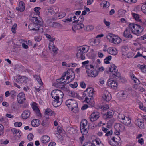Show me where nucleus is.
Returning a JSON list of instances; mask_svg holds the SVG:
<instances>
[{
  "label": "nucleus",
  "mask_w": 146,
  "mask_h": 146,
  "mask_svg": "<svg viewBox=\"0 0 146 146\" xmlns=\"http://www.w3.org/2000/svg\"><path fill=\"white\" fill-rule=\"evenodd\" d=\"M30 18L33 21V22L30 24L28 26V28L31 30L34 31L39 30L40 29H43L42 19L40 17H34L31 14Z\"/></svg>",
  "instance_id": "obj_1"
},
{
  "label": "nucleus",
  "mask_w": 146,
  "mask_h": 146,
  "mask_svg": "<svg viewBox=\"0 0 146 146\" xmlns=\"http://www.w3.org/2000/svg\"><path fill=\"white\" fill-rule=\"evenodd\" d=\"M51 95L52 97L54 99L52 102L53 106L55 107L59 106L62 103L59 101V97H63L64 95L63 92L59 90H55L51 92Z\"/></svg>",
  "instance_id": "obj_2"
},
{
  "label": "nucleus",
  "mask_w": 146,
  "mask_h": 146,
  "mask_svg": "<svg viewBox=\"0 0 146 146\" xmlns=\"http://www.w3.org/2000/svg\"><path fill=\"white\" fill-rule=\"evenodd\" d=\"M129 27H131V32L137 36L140 35V34L143 31L144 29L142 26L133 23L129 24Z\"/></svg>",
  "instance_id": "obj_3"
},
{
  "label": "nucleus",
  "mask_w": 146,
  "mask_h": 146,
  "mask_svg": "<svg viewBox=\"0 0 146 146\" xmlns=\"http://www.w3.org/2000/svg\"><path fill=\"white\" fill-rule=\"evenodd\" d=\"M66 104L69 109H71V111L74 110V113L77 112L78 109V104L76 101L72 99H69L66 101Z\"/></svg>",
  "instance_id": "obj_4"
},
{
  "label": "nucleus",
  "mask_w": 146,
  "mask_h": 146,
  "mask_svg": "<svg viewBox=\"0 0 146 146\" xmlns=\"http://www.w3.org/2000/svg\"><path fill=\"white\" fill-rule=\"evenodd\" d=\"M86 69L88 76L95 77L98 74L99 71H96L94 70V67L91 64L86 65Z\"/></svg>",
  "instance_id": "obj_5"
},
{
  "label": "nucleus",
  "mask_w": 146,
  "mask_h": 146,
  "mask_svg": "<svg viewBox=\"0 0 146 146\" xmlns=\"http://www.w3.org/2000/svg\"><path fill=\"white\" fill-rule=\"evenodd\" d=\"M106 38L110 42L115 44H118L121 42V40L119 37L112 33L108 34L106 36Z\"/></svg>",
  "instance_id": "obj_6"
},
{
  "label": "nucleus",
  "mask_w": 146,
  "mask_h": 146,
  "mask_svg": "<svg viewBox=\"0 0 146 146\" xmlns=\"http://www.w3.org/2000/svg\"><path fill=\"white\" fill-rule=\"evenodd\" d=\"M109 68V71L111 72L113 75V78H115L116 79H121V74L118 72L116 66L114 64L111 65Z\"/></svg>",
  "instance_id": "obj_7"
},
{
  "label": "nucleus",
  "mask_w": 146,
  "mask_h": 146,
  "mask_svg": "<svg viewBox=\"0 0 146 146\" xmlns=\"http://www.w3.org/2000/svg\"><path fill=\"white\" fill-rule=\"evenodd\" d=\"M83 21V17L80 16L79 18L78 19V20L73 21V23H75L73 25V28H74L75 29L79 30L84 27V26L82 23Z\"/></svg>",
  "instance_id": "obj_8"
},
{
  "label": "nucleus",
  "mask_w": 146,
  "mask_h": 146,
  "mask_svg": "<svg viewBox=\"0 0 146 146\" xmlns=\"http://www.w3.org/2000/svg\"><path fill=\"white\" fill-rule=\"evenodd\" d=\"M86 48L84 47H81L78 49L76 56L77 58H80L82 60H84L85 58V53L87 51L85 50Z\"/></svg>",
  "instance_id": "obj_9"
},
{
  "label": "nucleus",
  "mask_w": 146,
  "mask_h": 146,
  "mask_svg": "<svg viewBox=\"0 0 146 146\" xmlns=\"http://www.w3.org/2000/svg\"><path fill=\"white\" fill-rule=\"evenodd\" d=\"M114 128L116 130L115 134L116 135L119 134L120 131H122L124 130V126L119 123H116L115 124Z\"/></svg>",
  "instance_id": "obj_10"
},
{
  "label": "nucleus",
  "mask_w": 146,
  "mask_h": 146,
  "mask_svg": "<svg viewBox=\"0 0 146 146\" xmlns=\"http://www.w3.org/2000/svg\"><path fill=\"white\" fill-rule=\"evenodd\" d=\"M87 121L86 119H84L81 121L80 123V126L81 133L82 132H88V129L85 128V127L87 125Z\"/></svg>",
  "instance_id": "obj_11"
},
{
  "label": "nucleus",
  "mask_w": 146,
  "mask_h": 146,
  "mask_svg": "<svg viewBox=\"0 0 146 146\" xmlns=\"http://www.w3.org/2000/svg\"><path fill=\"white\" fill-rule=\"evenodd\" d=\"M131 29L130 27L126 28L123 33V36L126 38H131L133 36L131 34Z\"/></svg>",
  "instance_id": "obj_12"
},
{
  "label": "nucleus",
  "mask_w": 146,
  "mask_h": 146,
  "mask_svg": "<svg viewBox=\"0 0 146 146\" xmlns=\"http://www.w3.org/2000/svg\"><path fill=\"white\" fill-rule=\"evenodd\" d=\"M25 99V95L23 93H20L17 96V100L19 104L24 103Z\"/></svg>",
  "instance_id": "obj_13"
},
{
  "label": "nucleus",
  "mask_w": 146,
  "mask_h": 146,
  "mask_svg": "<svg viewBox=\"0 0 146 146\" xmlns=\"http://www.w3.org/2000/svg\"><path fill=\"white\" fill-rule=\"evenodd\" d=\"M99 113L97 112H94L91 114L90 119V121L93 122L96 120L100 117Z\"/></svg>",
  "instance_id": "obj_14"
},
{
  "label": "nucleus",
  "mask_w": 146,
  "mask_h": 146,
  "mask_svg": "<svg viewBox=\"0 0 146 146\" xmlns=\"http://www.w3.org/2000/svg\"><path fill=\"white\" fill-rule=\"evenodd\" d=\"M108 84L109 86L112 88H117L118 86V84L113 80L109 79L108 81Z\"/></svg>",
  "instance_id": "obj_15"
},
{
  "label": "nucleus",
  "mask_w": 146,
  "mask_h": 146,
  "mask_svg": "<svg viewBox=\"0 0 146 146\" xmlns=\"http://www.w3.org/2000/svg\"><path fill=\"white\" fill-rule=\"evenodd\" d=\"M103 99L107 101L110 100L111 99V95L108 91H105L102 96Z\"/></svg>",
  "instance_id": "obj_16"
},
{
  "label": "nucleus",
  "mask_w": 146,
  "mask_h": 146,
  "mask_svg": "<svg viewBox=\"0 0 146 146\" xmlns=\"http://www.w3.org/2000/svg\"><path fill=\"white\" fill-rule=\"evenodd\" d=\"M31 112L29 110H26L23 111L22 113L21 116L24 119H26L28 118L30 116Z\"/></svg>",
  "instance_id": "obj_17"
},
{
  "label": "nucleus",
  "mask_w": 146,
  "mask_h": 146,
  "mask_svg": "<svg viewBox=\"0 0 146 146\" xmlns=\"http://www.w3.org/2000/svg\"><path fill=\"white\" fill-rule=\"evenodd\" d=\"M19 6L17 7L16 9L20 12L23 11L25 9V3L23 1H21L19 3Z\"/></svg>",
  "instance_id": "obj_18"
},
{
  "label": "nucleus",
  "mask_w": 146,
  "mask_h": 146,
  "mask_svg": "<svg viewBox=\"0 0 146 146\" xmlns=\"http://www.w3.org/2000/svg\"><path fill=\"white\" fill-rule=\"evenodd\" d=\"M49 12L52 14H56L58 12V8L56 6H53L50 7L49 9Z\"/></svg>",
  "instance_id": "obj_19"
},
{
  "label": "nucleus",
  "mask_w": 146,
  "mask_h": 146,
  "mask_svg": "<svg viewBox=\"0 0 146 146\" xmlns=\"http://www.w3.org/2000/svg\"><path fill=\"white\" fill-rule=\"evenodd\" d=\"M31 123L33 126L36 127L40 124V121L38 119H34L32 120Z\"/></svg>",
  "instance_id": "obj_20"
},
{
  "label": "nucleus",
  "mask_w": 146,
  "mask_h": 146,
  "mask_svg": "<svg viewBox=\"0 0 146 146\" xmlns=\"http://www.w3.org/2000/svg\"><path fill=\"white\" fill-rule=\"evenodd\" d=\"M131 120L129 117H126L123 121H121V122L126 125L128 126L130 125L131 123Z\"/></svg>",
  "instance_id": "obj_21"
},
{
  "label": "nucleus",
  "mask_w": 146,
  "mask_h": 146,
  "mask_svg": "<svg viewBox=\"0 0 146 146\" xmlns=\"http://www.w3.org/2000/svg\"><path fill=\"white\" fill-rule=\"evenodd\" d=\"M41 140L43 143H46L50 141V138L48 136L44 135L42 137Z\"/></svg>",
  "instance_id": "obj_22"
},
{
  "label": "nucleus",
  "mask_w": 146,
  "mask_h": 146,
  "mask_svg": "<svg viewBox=\"0 0 146 146\" xmlns=\"http://www.w3.org/2000/svg\"><path fill=\"white\" fill-rule=\"evenodd\" d=\"M89 43L90 45L93 46L99 44L100 42L98 40H96L94 38H92L90 39L89 41Z\"/></svg>",
  "instance_id": "obj_23"
},
{
  "label": "nucleus",
  "mask_w": 146,
  "mask_h": 146,
  "mask_svg": "<svg viewBox=\"0 0 146 146\" xmlns=\"http://www.w3.org/2000/svg\"><path fill=\"white\" fill-rule=\"evenodd\" d=\"M140 119H137L135 121V123L140 128H142L144 127V122L140 121Z\"/></svg>",
  "instance_id": "obj_24"
},
{
  "label": "nucleus",
  "mask_w": 146,
  "mask_h": 146,
  "mask_svg": "<svg viewBox=\"0 0 146 146\" xmlns=\"http://www.w3.org/2000/svg\"><path fill=\"white\" fill-rule=\"evenodd\" d=\"M66 73L67 75H69L70 76V78H72L70 81V82H71L75 78V76L74 73L72 70H68Z\"/></svg>",
  "instance_id": "obj_25"
},
{
  "label": "nucleus",
  "mask_w": 146,
  "mask_h": 146,
  "mask_svg": "<svg viewBox=\"0 0 146 146\" xmlns=\"http://www.w3.org/2000/svg\"><path fill=\"white\" fill-rule=\"evenodd\" d=\"M137 67L138 68L140 69L141 72L143 73H146V65L143 64L142 65H137Z\"/></svg>",
  "instance_id": "obj_26"
},
{
  "label": "nucleus",
  "mask_w": 146,
  "mask_h": 146,
  "mask_svg": "<svg viewBox=\"0 0 146 146\" xmlns=\"http://www.w3.org/2000/svg\"><path fill=\"white\" fill-rule=\"evenodd\" d=\"M11 132L13 133V134H17V133H19V135H17V136L20 137L21 135V133L19 130H17L16 129L13 128L11 129Z\"/></svg>",
  "instance_id": "obj_27"
},
{
  "label": "nucleus",
  "mask_w": 146,
  "mask_h": 146,
  "mask_svg": "<svg viewBox=\"0 0 146 146\" xmlns=\"http://www.w3.org/2000/svg\"><path fill=\"white\" fill-rule=\"evenodd\" d=\"M108 52H109L110 54L113 55H115L117 53V50L116 48L110 49Z\"/></svg>",
  "instance_id": "obj_28"
},
{
  "label": "nucleus",
  "mask_w": 146,
  "mask_h": 146,
  "mask_svg": "<svg viewBox=\"0 0 146 146\" xmlns=\"http://www.w3.org/2000/svg\"><path fill=\"white\" fill-rule=\"evenodd\" d=\"M41 9V8L39 7H35L34 9V10L35 11L34 13V14H33V16H34V14H35L37 15H40V13L39 11Z\"/></svg>",
  "instance_id": "obj_29"
},
{
  "label": "nucleus",
  "mask_w": 146,
  "mask_h": 146,
  "mask_svg": "<svg viewBox=\"0 0 146 146\" xmlns=\"http://www.w3.org/2000/svg\"><path fill=\"white\" fill-rule=\"evenodd\" d=\"M45 113L48 115H54V112L50 108H47L45 110Z\"/></svg>",
  "instance_id": "obj_30"
},
{
  "label": "nucleus",
  "mask_w": 146,
  "mask_h": 146,
  "mask_svg": "<svg viewBox=\"0 0 146 146\" xmlns=\"http://www.w3.org/2000/svg\"><path fill=\"white\" fill-rule=\"evenodd\" d=\"M104 115L106 118H110L113 116L112 113L110 111L107 112L105 114H104Z\"/></svg>",
  "instance_id": "obj_31"
},
{
  "label": "nucleus",
  "mask_w": 146,
  "mask_h": 146,
  "mask_svg": "<svg viewBox=\"0 0 146 146\" xmlns=\"http://www.w3.org/2000/svg\"><path fill=\"white\" fill-rule=\"evenodd\" d=\"M134 88L137 90L143 92L144 90V89L142 87L139 86L137 85H134Z\"/></svg>",
  "instance_id": "obj_32"
},
{
  "label": "nucleus",
  "mask_w": 146,
  "mask_h": 146,
  "mask_svg": "<svg viewBox=\"0 0 146 146\" xmlns=\"http://www.w3.org/2000/svg\"><path fill=\"white\" fill-rule=\"evenodd\" d=\"M61 24L56 22H53L50 25V26L53 27L57 28L60 26Z\"/></svg>",
  "instance_id": "obj_33"
},
{
  "label": "nucleus",
  "mask_w": 146,
  "mask_h": 146,
  "mask_svg": "<svg viewBox=\"0 0 146 146\" xmlns=\"http://www.w3.org/2000/svg\"><path fill=\"white\" fill-rule=\"evenodd\" d=\"M112 58V56H109L106 57L104 59V62L106 64H109L110 63V61Z\"/></svg>",
  "instance_id": "obj_34"
},
{
  "label": "nucleus",
  "mask_w": 146,
  "mask_h": 146,
  "mask_svg": "<svg viewBox=\"0 0 146 146\" xmlns=\"http://www.w3.org/2000/svg\"><path fill=\"white\" fill-rule=\"evenodd\" d=\"M68 95L71 97H75L76 96L77 93L76 92L71 91H69L68 92Z\"/></svg>",
  "instance_id": "obj_35"
},
{
  "label": "nucleus",
  "mask_w": 146,
  "mask_h": 146,
  "mask_svg": "<svg viewBox=\"0 0 146 146\" xmlns=\"http://www.w3.org/2000/svg\"><path fill=\"white\" fill-rule=\"evenodd\" d=\"M85 101H86L87 102L88 104L91 105L92 106H93L94 105V102H93L92 103L91 102V100H89V99L88 97H86L85 99Z\"/></svg>",
  "instance_id": "obj_36"
},
{
  "label": "nucleus",
  "mask_w": 146,
  "mask_h": 146,
  "mask_svg": "<svg viewBox=\"0 0 146 146\" xmlns=\"http://www.w3.org/2000/svg\"><path fill=\"white\" fill-rule=\"evenodd\" d=\"M4 133V127L2 125L0 124V136L2 135Z\"/></svg>",
  "instance_id": "obj_37"
},
{
  "label": "nucleus",
  "mask_w": 146,
  "mask_h": 146,
  "mask_svg": "<svg viewBox=\"0 0 146 146\" xmlns=\"http://www.w3.org/2000/svg\"><path fill=\"white\" fill-rule=\"evenodd\" d=\"M18 77L19 78V80H20V83L24 82L26 79V77L24 76H21L19 75L18 76Z\"/></svg>",
  "instance_id": "obj_38"
},
{
  "label": "nucleus",
  "mask_w": 146,
  "mask_h": 146,
  "mask_svg": "<svg viewBox=\"0 0 146 146\" xmlns=\"http://www.w3.org/2000/svg\"><path fill=\"white\" fill-rule=\"evenodd\" d=\"M141 9L142 12L146 14V3L142 6Z\"/></svg>",
  "instance_id": "obj_39"
},
{
  "label": "nucleus",
  "mask_w": 146,
  "mask_h": 146,
  "mask_svg": "<svg viewBox=\"0 0 146 146\" xmlns=\"http://www.w3.org/2000/svg\"><path fill=\"white\" fill-rule=\"evenodd\" d=\"M17 25L16 23H15L13 26L11 28V31L13 33H15L16 32V28Z\"/></svg>",
  "instance_id": "obj_40"
},
{
  "label": "nucleus",
  "mask_w": 146,
  "mask_h": 146,
  "mask_svg": "<svg viewBox=\"0 0 146 146\" xmlns=\"http://www.w3.org/2000/svg\"><path fill=\"white\" fill-rule=\"evenodd\" d=\"M132 15L133 17L135 19V20H137L139 19V16L138 14L133 13H132Z\"/></svg>",
  "instance_id": "obj_41"
},
{
  "label": "nucleus",
  "mask_w": 146,
  "mask_h": 146,
  "mask_svg": "<svg viewBox=\"0 0 146 146\" xmlns=\"http://www.w3.org/2000/svg\"><path fill=\"white\" fill-rule=\"evenodd\" d=\"M41 125L43 126L46 127L48 125V122L46 120H44L42 122Z\"/></svg>",
  "instance_id": "obj_42"
},
{
  "label": "nucleus",
  "mask_w": 146,
  "mask_h": 146,
  "mask_svg": "<svg viewBox=\"0 0 146 146\" xmlns=\"http://www.w3.org/2000/svg\"><path fill=\"white\" fill-rule=\"evenodd\" d=\"M69 85L73 88H76L78 86L77 82H75L73 84H69Z\"/></svg>",
  "instance_id": "obj_43"
},
{
  "label": "nucleus",
  "mask_w": 146,
  "mask_h": 146,
  "mask_svg": "<svg viewBox=\"0 0 146 146\" xmlns=\"http://www.w3.org/2000/svg\"><path fill=\"white\" fill-rule=\"evenodd\" d=\"M116 137H115V141H118V142L117 143L118 145H119V143H121V139L118 136L116 135Z\"/></svg>",
  "instance_id": "obj_44"
},
{
  "label": "nucleus",
  "mask_w": 146,
  "mask_h": 146,
  "mask_svg": "<svg viewBox=\"0 0 146 146\" xmlns=\"http://www.w3.org/2000/svg\"><path fill=\"white\" fill-rule=\"evenodd\" d=\"M118 117L120 119L123 121V119L126 117L123 114H119L118 116Z\"/></svg>",
  "instance_id": "obj_45"
},
{
  "label": "nucleus",
  "mask_w": 146,
  "mask_h": 146,
  "mask_svg": "<svg viewBox=\"0 0 146 146\" xmlns=\"http://www.w3.org/2000/svg\"><path fill=\"white\" fill-rule=\"evenodd\" d=\"M33 135L32 133H30L28 135V139L29 141H31L33 139Z\"/></svg>",
  "instance_id": "obj_46"
},
{
  "label": "nucleus",
  "mask_w": 146,
  "mask_h": 146,
  "mask_svg": "<svg viewBox=\"0 0 146 146\" xmlns=\"http://www.w3.org/2000/svg\"><path fill=\"white\" fill-rule=\"evenodd\" d=\"M10 94L11 95V96L12 98H14L16 96V92L14 90L11 91L10 92Z\"/></svg>",
  "instance_id": "obj_47"
},
{
  "label": "nucleus",
  "mask_w": 146,
  "mask_h": 146,
  "mask_svg": "<svg viewBox=\"0 0 146 146\" xmlns=\"http://www.w3.org/2000/svg\"><path fill=\"white\" fill-rule=\"evenodd\" d=\"M22 123L21 122H16L14 123V125L16 127H20L22 125Z\"/></svg>",
  "instance_id": "obj_48"
},
{
  "label": "nucleus",
  "mask_w": 146,
  "mask_h": 146,
  "mask_svg": "<svg viewBox=\"0 0 146 146\" xmlns=\"http://www.w3.org/2000/svg\"><path fill=\"white\" fill-rule=\"evenodd\" d=\"M103 4H104V7H108L110 6V4L109 2H108L107 1H104L103 2Z\"/></svg>",
  "instance_id": "obj_49"
},
{
  "label": "nucleus",
  "mask_w": 146,
  "mask_h": 146,
  "mask_svg": "<svg viewBox=\"0 0 146 146\" xmlns=\"http://www.w3.org/2000/svg\"><path fill=\"white\" fill-rule=\"evenodd\" d=\"M65 15V14L64 13H61L59 14V15L58 16V17L57 18L58 19H60L64 17Z\"/></svg>",
  "instance_id": "obj_50"
},
{
  "label": "nucleus",
  "mask_w": 146,
  "mask_h": 146,
  "mask_svg": "<svg viewBox=\"0 0 146 146\" xmlns=\"http://www.w3.org/2000/svg\"><path fill=\"white\" fill-rule=\"evenodd\" d=\"M111 140L115 144V146H117L118 144L117 143L118 142V141H115V137H113L111 138Z\"/></svg>",
  "instance_id": "obj_51"
},
{
  "label": "nucleus",
  "mask_w": 146,
  "mask_h": 146,
  "mask_svg": "<svg viewBox=\"0 0 146 146\" xmlns=\"http://www.w3.org/2000/svg\"><path fill=\"white\" fill-rule=\"evenodd\" d=\"M139 108L141 110L146 112V107H143V105H139Z\"/></svg>",
  "instance_id": "obj_52"
},
{
  "label": "nucleus",
  "mask_w": 146,
  "mask_h": 146,
  "mask_svg": "<svg viewBox=\"0 0 146 146\" xmlns=\"http://www.w3.org/2000/svg\"><path fill=\"white\" fill-rule=\"evenodd\" d=\"M94 89L92 88V90L90 92L88 93V96L90 97H92L93 96L94 93Z\"/></svg>",
  "instance_id": "obj_53"
},
{
  "label": "nucleus",
  "mask_w": 146,
  "mask_h": 146,
  "mask_svg": "<svg viewBox=\"0 0 146 146\" xmlns=\"http://www.w3.org/2000/svg\"><path fill=\"white\" fill-rule=\"evenodd\" d=\"M104 22L106 25L107 27H109L110 24V22L107 21L105 19L104 20Z\"/></svg>",
  "instance_id": "obj_54"
},
{
  "label": "nucleus",
  "mask_w": 146,
  "mask_h": 146,
  "mask_svg": "<svg viewBox=\"0 0 146 146\" xmlns=\"http://www.w3.org/2000/svg\"><path fill=\"white\" fill-rule=\"evenodd\" d=\"M112 133V130H110V131H108L105 134V135L106 136H108L111 135Z\"/></svg>",
  "instance_id": "obj_55"
},
{
  "label": "nucleus",
  "mask_w": 146,
  "mask_h": 146,
  "mask_svg": "<svg viewBox=\"0 0 146 146\" xmlns=\"http://www.w3.org/2000/svg\"><path fill=\"white\" fill-rule=\"evenodd\" d=\"M138 142L141 145H142L144 143V140L142 138L139 139L138 141Z\"/></svg>",
  "instance_id": "obj_56"
},
{
  "label": "nucleus",
  "mask_w": 146,
  "mask_h": 146,
  "mask_svg": "<svg viewBox=\"0 0 146 146\" xmlns=\"http://www.w3.org/2000/svg\"><path fill=\"white\" fill-rule=\"evenodd\" d=\"M6 21L8 23H11L12 22L11 19L10 17L6 19Z\"/></svg>",
  "instance_id": "obj_57"
},
{
  "label": "nucleus",
  "mask_w": 146,
  "mask_h": 146,
  "mask_svg": "<svg viewBox=\"0 0 146 146\" xmlns=\"http://www.w3.org/2000/svg\"><path fill=\"white\" fill-rule=\"evenodd\" d=\"M139 39L141 40H143L146 39V34L142 36L139 37Z\"/></svg>",
  "instance_id": "obj_58"
},
{
  "label": "nucleus",
  "mask_w": 146,
  "mask_h": 146,
  "mask_svg": "<svg viewBox=\"0 0 146 146\" xmlns=\"http://www.w3.org/2000/svg\"><path fill=\"white\" fill-rule=\"evenodd\" d=\"M143 55L141 54L139 52H138L137 54L135 56L134 58H137L138 57L142 56Z\"/></svg>",
  "instance_id": "obj_59"
},
{
  "label": "nucleus",
  "mask_w": 146,
  "mask_h": 146,
  "mask_svg": "<svg viewBox=\"0 0 146 146\" xmlns=\"http://www.w3.org/2000/svg\"><path fill=\"white\" fill-rule=\"evenodd\" d=\"M80 86L82 88H85L86 86L85 83L84 82H80Z\"/></svg>",
  "instance_id": "obj_60"
},
{
  "label": "nucleus",
  "mask_w": 146,
  "mask_h": 146,
  "mask_svg": "<svg viewBox=\"0 0 146 146\" xmlns=\"http://www.w3.org/2000/svg\"><path fill=\"white\" fill-rule=\"evenodd\" d=\"M88 107V106L87 104H84L81 108V110H84Z\"/></svg>",
  "instance_id": "obj_61"
},
{
  "label": "nucleus",
  "mask_w": 146,
  "mask_h": 146,
  "mask_svg": "<svg viewBox=\"0 0 146 146\" xmlns=\"http://www.w3.org/2000/svg\"><path fill=\"white\" fill-rule=\"evenodd\" d=\"M35 89L37 92H39L40 90H42L43 88L42 86H40L39 88H37L36 87H35Z\"/></svg>",
  "instance_id": "obj_62"
},
{
  "label": "nucleus",
  "mask_w": 146,
  "mask_h": 146,
  "mask_svg": "<svg viewBox=\"0 0 146 146\" xmlns=\"http://www.w3.org/2000/svg\"><path fill=\"white\" fill-rule=\"evenodd\" d=\"M92 88H93L92 87H89L86 89V90L84 91V92H87L88 93L91 91L92 90Z\"/></svg>",
  "instance_id": "obj_63"
},
{
  "label": "nucleus",
  "mask_w": 146,
  "mask_h": 146,
  "mask_svg": "<svg viewBox=\"0 0 146 146\" xmlns=\"http://www.w3.org/2000/svg\"><path fill=\"white\" fill-rule=\"evenodd\" d=\"M22 47L25 49H27L28 48L27 45L25 44L24 43H23L22 44Z\"/></svg>",
  "instance_id": "obj_64"
}]
</instances>
